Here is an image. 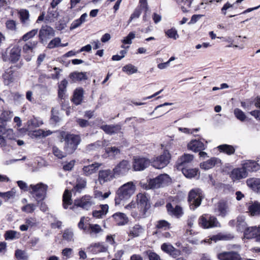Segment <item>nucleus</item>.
<instances>
[{"instance_id": "nucleus-10", "label": "nucleus", "mask_w": 260, "mask_h": 260, "mask_svg": "<svg viewBox=\"0 0 260 260\" xmlns=\"http://www.w3.org/2000/svg\"><path fill=\"white\" fill-rule=\"evenodd\" d=\"M130 162L126 160H122L118 163L113 169V171L116 176L125 175L131 169Z\"/></svg>"}, {"instance_id": "nucleus-61", "label": "nucleus", "mask_w": 260, "mask_h": 260, "mask_svg": "<svg viewBox=\"0 0 260 260\" xmlns=\"http://www.w3.org/2000/svg\"><path fill=\"white\" fill-rule=\"evenodd\" d=\"M15 194V192L12 190L5 192L0 191V197L4 198L6 200H8L11 198L14 197Z\"/></svg>"}, {"instance_id": "nucleus-64", "label": "nucleus", "mask_w": 260, "mask_h": 260, "mask_svg": "<svg viewBox=\"0 0 260 260\" xmlns=\"http://www.w3.org/2000/svg\"><path fill=\"white\" fill-rule=\"evenodd\" d=\"M146 253L149 260H160L159 256L156 253L150 250L147 251Z\"/></svg>"}, {"instance_id": "nucleus-47", "label": "nucleus", "mask_w": 260, "mask_h": 260, "mask_svg": "<svg viewBox=\"0 0 260 260\" xmlns=\"http://www.w3.org/2000/svg\"><path fill=\"white\" fill-rule=\"evenodd\" d=\"M88 230L89 233L91 235H96L103 231L100 225L98 224H90Z\"/></svg>"}, {"instance_id": "nucleus-12", "label": "nucleus", "mask_w": 260, "mask_h": 260, "mask_svg": "<svg viewBox=\"0 0 260 260\" xmlns=\"http://www.w3.org/2000/svg\"><path fill=\"white\" fill-rule=\"evenodd\" d=\"M217 256L219 260H241L238 251H223L219 253Z\"/></svg>"}, {"instance_id": "nucleus-42", "label": "nucleus", "mask_w": 260, "mask_h": 260, "mask_svg": "<svg viewBox=\"0 0 260 260\" xmlns=\"http://www.w3.org/2000/svg\"><path fill=\"white\" fill-rule=\"evenodd\" d=\"M218 148L220 152H224L228 155L234 154L235 151V148L233 146L227 144L219 145Z\"/></svg>"}, {"instance_id": "nucleus-39", "label": "nucleus", "mask_w": 260, "mask_h": 260, "mask_svg": "<svg viewBox=\"0 0 260 260\" xmlns=\"http://www.w3.org/2000/svg\"><path fill=\"white\" fill-rule=\"evenodd\" d=\"M89 248L91 249V251L94 254L101 252H105L107 250L106 247L99 243L91 245Z\"/></svg>"}, {"instance_id": "nucleus-5", "label": "nucleus", "mask_w": 260, "mask_h": 260, "mask_svg": "<svg viewBox=\"0 0 260 260\" xmlns=\"http://www.w3.org/2000/svg\"><path fill=\"white\" fill-rule=\"evenodd\" d=\"M94 204L93 198L89 196H84L80 199L75 200L74 205L71 207L73 211H76L78 207H81L82 209L88 210L92 205Z\"/></svg>"}, {"instance_id": "nucleus-52", "label": "nucleus", "mask_w": 260, "mask_h": 260, "mask_svg": "<svg viewBox=\"0 0 260 260\" xmlns=\"http://www.w3.org/2000/svg\"><path fill=\"white\" fill-rule=\"evenodd\" d=\"M235 117L241 121H244L246 119L245 113L240 109L236 108L234 111Z\"/></svg>"}, {"instance_id": "nucleus-49", "label": "nucleus", "mask_w": 260, "mask_h": 260, "mask_svg": "<svg viewBox=\"0 0 260 260\" xmlns=\"http://www.w3.org/2000/svg\"><path fill=\"white\" fill-rule=\"evenodd\" d=\"M160 182H159L157 177L150 179L148 182V184L147 185L146 188L147 189H154V188H158L160 187Z\"/></svg>"}, {"instance_id": "nucleus-51", "label": "nucleus", "mask_w": 260, "mask_h": 260, "mask_svg": "<svg viewBox=\"0 0 260 260\" xmlns=\"http://www.w3.org/2000/svg\"><path fill=\"white\" fill-rule=\"evenodd\" d=\"M15 255L17 259L21 260H26L28 257L26 252L21 249H17L15 251Z\"/></svg>"}, {"instance_id": "nucleus-26", "label": "nucleus", "mask_w": 260, "mask_h": 260, "mask_svg": "<svg viewBox=\"0 0 260 260\" xmlns=\"http://www.w3.org/2000/svg\"><path fill=\"white\" fill-rule=\"evenodd\" d=\"M69 77L72 81L74 82L85 80L87 79L86 73L85 72H74L71 73Z\"/></svg>"}, {"instance_id": "nucleus-29", "label": "nucleus", "mask_w": 260, "mask_h": 260, "mask_svg": "<svg viewBox=\"0 0 260 260\" xmlns=\"http://www.w3.org/2000/svg\"><path fill=\"white\" fill-rule=\"evenodd\" d=\"M257 232V227L256 226L247 228L244 230V237L248 239H253Z\"/></svg>"}, {"instance_id": "nucleus-59", "label": "nucleus", "mask_w": 260, "mask_h": 260, "mask_svg": "<svg viewBox=\"0 0 260 260\" xmlns=\"http://www.w3.org/2000/svg\"><path fill=\"white\" fill-rule=\"evenodd\" d=\"M36 209V206L33 204H28L22 208V211L30 213L33 212Z\"/></svg>"}, {"instance_id": "nucleus-46", "label": "nucleus", "mask_w": 260, "mask_h": 260, "mask_svg": "<svg viewBox=\"0 0 260 260\" xmlns=\"http://www.w3.org/2000/svg\"><path fill=\"white\" fill-rule=\"evenodd\" d=\"M63 239L68 242L74 241V232L72 229H67L64 230L62 235Z\"/></svg>"}, {"instance_id": "nucleus-50", "label": "nucleus", "mask_w": 260, "mask_h": 260, "mask_svg": "<svg viewBox=\"0 0 260 260\" xmlns=\"http://www.w3.org/2000/svg\"><path fill=\"white\" fill-rule=\"evenodd\" d=\"M61 39L59 37H56L51 40L48 44L47 48L51 49L56 47H60Z\"/></svg>"}, {"instance_id": "nucleus-28", "label": "nucleus", "mask_w": 260, "mask_h": 260, "mask_svg": "<svg viewBox=\"0 0 260 260\" xmlns=\"http://www.w3.org/2000/svg\"><path fill=\"white\" fill-rule=\"evenodd\" d=\"M247 185L254 191L260 190V178H249L246 181Z\"/></svg>"}, {"instance_id": "nucleus-55", "label": "nucleus", "mask_w": 260, "mask_h": 260, "mask_svg": "<svg viewBox=\"0 0 260 260\" xmlns=\"http://www.w3.org/2000/svg\"><path fill=\"white\" fill-rule=\"evenodd\" d=\"M166 35L170 38L176 40L179 37L177 30L174 28H172L165 31Z\"/></svg>"}, {"instance_id": "nucleus-56", "label": "nucleus", "mask_w": 260, "mask_h": 260, "mask_svg": "<svg viewBox=\"0 0 260 260\" xmlns=\"http://www.w3.org/2000/svg\"><path fill=\"white\" fill-rule=\"evenodd\" d=\"M237 229L240 231H242L245 229L246 223L243 217L239 216L237 218Z\"/></svg>"}, {"instance_id": "nucleus-4", "label": "nucleus", "mask_w": 260, "mask_h": 260, "mask_svg": "<svg viewBox=\"0 0 260 260\" xmlns=\"http://www.w3.org/2000/svg\"><path fill=\"white\" fill-rule=\"evenodd\" d=\"M47 188V185L40 183L36 185L31 184L28 189L31 190L30 192L33 194L36 201L39 202L44 199Z\"/></svg>"}, {"instance_id": "nucleus-14", "label": "nucleus", "mask_w": 260, "mask_h": 260, "mask_svg": "<svg viewBox=\"0 0 260 260\" xmlns=\"http://www.w3.org/2000/svg\"><path fill=\"white\" fill-rule=\"evenodd\" d=\"M21 48L20 46L16 45L14 46L9 51V60L12 63L17 62L21 56Z\"/></svg>"}, {"instance_id": "nucleus-22", "label": "nucleus", "mask_w": 260, "mask_h": 260, "mask_svg": "<svg viewBox=\"0 0 260 260\" xmlns=\"http://www.w3.org/2000/svg\"><path fill=\"white\" fill-rule=\"evenodd\" d=\"M83 93L84 91L82 88H77L75 90L72 101L75 105L81 104L83 100Z\"/></svg>"}, {"instance_id": "nucleus-43", "label": "nucleus", "mask_w": 260, "mask_h": 260, "mask_svg": "<svg viewBox=\"0 0 260 260\" xmlns=\"http://www.w3.org/2000/svg\"><path fill=\"white\" fill-rule=\"evenodd\" d=\"M176 2L181 7L183 12L188 11V9L191 7L192 0H175Z\"/></svg>"}, {"instance_id": "nucleus-31", "label": "nucleus", "mask_w": 260, "mask_h": 260, "mask_svg": "<svg viewBox=\"0 0 260 260\" xmlns=\"http://www.w3.org/2000/svg\"><path fill=\"white\" fill-rule=\"evenodd\" d=\"M218 159L215 157H212L208 160L207 161H204L200 164V167L201 169L204 170H209L213 168L215 164L217 163Z\"/></svg>"}, {"instance_id": "nucleus-48", "label": "nucleus", "mask_w": 260, "mask_h": 260, "mask_svg": "<svg viewBox=\"0 0 260 260\" xmlns=\"http://www.w3.org/2000/svg\"><path fill=\"white\" fill-rule=\"evenodd\" d=\"M52 134V132L48 131H45L42 129H39L38 130L35 131L32 133V136L35 137H45L49 135H50Z\"/></svg>"}, {"instance_id": "nucleus-45", "label": "nucleus", "mask_w": 260, "mask_h": 260, "mask_svg": "<svg viewBox=\"0 0 260 260\" xmlns=\"http://www.w3.org/2000/svg\"><path fill=\"white\" fill-rule=\"evenodd\" d=\"M249 212L252 215H257L260 214V204L254 202L249 206Z\"/></svg>"}, {"instance_id": "nucleus-33", "label": "nucleus", "mask_w": 260, "mask_h": 260, "mask_svg": "<svg viewBox=\"0 0 260 260\" xmlns=\"http://www.w3.org/2000/svg\"><path fill=\"white\" fill-rule=\"evenodd\" d=\"M234 238V236L231 234L229 235H218L216 236H213L210 239H205L204 240V242L205 243H210V241H214L216 242L218 240H229L232 239Z\"/></svg>"}, {"instance_id": "nucleus-63", "label": "nucleus", "mask_w": 260, "mask_h": 260, "mask_svg": "<svg viewBox=\"0 0 260 260\" xmlns=\"http://www.w3.org/2000/svg\"><path fill=\"white\" fill-rule=\"evenodd\" d=\"M17 232L14 231H8L5 234L6 240H13L16 238Z\"/></svg>"}, {"instance_id": "nucleus-1", "label": "nucleus", "mask_w": 260, "mask_h": 260, "mask_svg": "<svg viewBox=\"0 0 260 260\" xmlns=\"http://www.w3.org/2000/svg\"><path fill=\"white\" fill-rule=\"evenodd\" d=\"M135 190L136 186L133 182H128L122 185L116 191L115 205H120L122 201L128 200L134 193Z\"/></svg>"}, {"instance_id": "nucleus-9", "label": "nucleus", "mask_w": 260, "mask_h": 260, "mask_svg": "<svg viewBox=\"0 0 260 260\" xmlns=\"http://www.w3.org/2000/svg\"><path fill=\"white\" fill-rule=\"evenodd\" d=\"M55 36L54 29L48 25H44L39 30V38L41 43H44Z\"/></svg>"}, {"instance_id": "nucleus-17", "label": "nucleus", "mask_w": 260, "mask_h": 260, "mask_svg": "<svg viewBox=\"0 0 260 260\" xmlns=\"http://www.w3.org/2000/svg\"><path fill=\"white\" fill-rule=\"evenodd\" d=\"M112 217L118 225H124L127 224L128 221L127 216L124 213L121 212L114 213L112 216Z\"/></svg>"}, {"instance_id": "nucleus-27", "label": "nucleus", "mask_w": 260, "mask_h": 260, "mask_svg": "<svg viewBox=\"0 0 260 260\" xmlns=\"http://www.w3.org/2000/svg\"><path fill=\"white\" fill-rule=\"evenodd\" d=\"M19 18L22 24L27 26L30 22L29 13L27 10H21L19 12Z\"/></svg>"}, {"instance_id": "nucleus-62", "label": "nucleus", "mask_w": 260, "mask_h": 260, "mask_svg": "<svg viewBox=\"0 0 260 260\" xmlns=\"http://www.w3.org/2000/svg\"><path fill=\"white\" fill-rule=\"evenodd\" d=\"M170 223L164 220H159L157 222L156 227L158 229H164L166 230L170 228Z\"/></svg>"}, {"instance_id": "nucleus-3", "label": "nucleus", "mask_w": 260, "mask_h": 260, "mask_svg": "<svg viewBox=\"0 0 260 260\" xmlns=\"http://www.w3.org/2000/svg\"><path fill=\"white\" fill-rule=\"evenodd\" d=\"M203 199L202 191L199 188L191 189L188 193V202L190 208L194 210L198 207L201 203Z\"/></svg>"}, {"instance_id": "nucleus-32", "label": "nucleus", "mask_w": 260, "mask_h": 260, "mask_svg": "<svg viewBox=\"0 0 260 260\" xmlns=\"http://www.w3.org/2000/svg\"><path fill=\"white\" fill-rule=\"evenodd\" d=\"M63 207L67 209L68 207L72 204L71 194L69 190L66 189L63 194Z\"/></svg>"}, {"instance_id": "nucleus-18", "label": "nucleus", "mask_w": 260, "mask_h": 260, "mask_svg": "<svg viewBox=\"0 0 260 260\" xmlns=\"http://www.w3.org/2000/svg\"><path fill=\"white\" fill-rule=\"evenodd\" d=\"M228 212V206L227 204L224 201L219 202L215 209V212L218 216L224 217Z\"/></svg>"}, {"instance_id": "nucleus-21", "label": "nucleus", "mask_w": 260, "mask_h": 260, "mask_svg": "<svg viewBox=\"0 0 260 260\" xmlns=\"http://www.w3.org/2000/svg\"><path fill=\"white\" fill-rule=\"evenodd\" d=\"M145 232L144 229L140 225L136 224L129 230L128 236L133 238L140 236Z\"/></svg>"}, {"instance_id": "nucleus-7", "label": "nucleus", "mask_w": 260, "mask_h": 260, "mask_svg": "<svg viewBox=\"0 0 260 260\" xmlns=\"http://www.w3.org/2000/svg\"><path fill=\"white\" fill-rule=\"evenodd\" d=\"M170 158L171 156L169 151L166 150L162 154L153 159L151 162L152 166L158 169L164 168L169 163Z\"/></svg>"}, {"instance_id": "nucleus-11", "label": "nucleus", "mask_w": 260, "mask_h": 260, "mask_svg": "<svg viewBox=\"0 0 260 260\" xmlns=\"http://www.w3.org/2000/svg\"><path fill=\"white\" fill-rule=\"evenodd\" d=\"M150 161L144 157H135L134 159L133 168L135 171H141L148 167Z\"/></svg>"}, {"instance_id": "nucleus-8", "label": "nucleus", "mask_w": 260, "mask_h": 260, "mask_svg": "<svg viewBox=\"0 0 260 260\" xmlns=\"http://www.w3.org/2000/svg\"><path fill=\"white\" fill-rule=\"evenodd\" d=\"M137 197L138 208L140 209L141 211L142 215L143 217H145L147 211L150 207L148 198L145 194L142 193L138 194Z\"/></svg>"}, {"instance_id": "nucleus-24", "label": "nucleus", "mask_w": 260, "mask_h": 260, "mask_svg": "<svg viewBox=\"0 0 260 260\" xmlns=\"http://www.w3.org/2000/svg\"><path fill=\"white\" fill-rule=\"evenodd\" d=\"M243 167L246 172H255L260 169V165L256 161L253 160H248L246 162Z\"/></svg>"}, {"instance_id": "nucleus-34", "label": "nucleus", "mask_w": 260, "mask_h": 260, "mask_svg": "<svg viewBox=\"0 0 260 260\" xmlns=\"http://www.w3.org/2000/svg\"><path fill=\"white\" fill-rule=\"evenodd\" d=\"M106 141L105 140L103 141H98L94 143L89 144L86 146V151L90 152L98 149L101 147L104 146L106 145Z\"/></svg>"}, {"instance_id": "nucleus-23", "label": "nucleus", "mask_w": 260, "mask_h": 260, "mask_svg": "<svg viewBox=\"0 0 260 260\" xmlns=\"http://www.w3.org/2000/svg\"><path fill=\"white\" fill-rule=\"evenodd\" d=\"M166 207L168 213L170 215L178 217L182 214V208L179 206L177 205L174 208L171 203H168Z\"/></svg>"}, {"instance_id": "nucleus-13", "label": "nucleus", "mask_w": 260, "mask_h": 260, "mask_svg": "<svg viewBox=\"0 0 260 260\" xmlns=\"http://www.w3.org/2000/svg\"><path fill=\"white\" fill-rule=\"evenodd\" d=\"M115 176L114 172L110 169L101 170L99 173V181L101 184H104L113 180Z\"/></svg>"}, {"instance_id": "nucleus-44", "label": "nucleus", "mask_w": 260, "mask_h": 260, "mask_svg": "<svg viewBox=\"0 0 260 260\" xmlns=\"http://www.w3.org/2000/svg\"><path fill=\"white\" fill-rule=\"evenodd\" d=\"M27 123L30 128H35L40 126L43 124V121L40 118L34 117L28 121Z\"/></svg>"}, {"instance_id": "nucleus-54", "label": "nucleus", "mask_w": 260, "mask_h": 260, "mask_svg": "<svg viewBox=\"0 0 260 260\" xmlns=\"http://www.w3.org/2000/svg\"><path fill=\"white\" fill-rule=\"evenodd\" d=\"M122 71L130 75L137 72L138 70L132 64H128L123 67Z\"/></svg>"}, {"instance_id": "nucleus-58", "label": "nucleus", "mask_w": 260, "mask_h": 260, "mask_svg": "<svg viewBox=\"0 0 260 260\" xmlns=\"http://www.w3.org/2000/svg\"><path fill=\"white\" fill-rule=\"evenodd\" d=\"M53 153L55 156L60 159L65 157L67 154V152L66 153L63 152L56 147H53Z\"/></svg>"}, {"instance_id": "nucleus-15", "label": "nucleus", "mask_w": 260, "mask_h": 260, "mask_svg": "<svg viewBox=\"0 0 260 260\" xmlns=\"http://www.w3.org/2000/svg\"><path fill=\"white\" fill-rule=\"evenodd\" d=\"M193 155L190 154H184L181 156L177 161V169L181 170L190 163L193 159Z\"/></svg>"}, {"instance_id": "nucleus-40", "label": "nucleus", "mask_w": 260, "mask_h": 260, "mask_svg": "<svg viewBox=\"0 0 260 260\" xmlns=\"http://www.w3.org/2000/svg\"><path fill=\"white\" fill-rule=\"evenodd\" d=\"M157 177L159 182H160L161 187L168 185L171 182V178L167 174H161Z\"/></svg>"}, {"instance_id": "nucleus-2", "label": "nucleus", "mask_w": 260, "mask_h": 260, "mask_svg": "<svg viewBox=\"0 0 260 260\" xmlns=\"http://www.w3.org/2000/svg\"><path fill=\"white\" fill-rule=\"evenodd\" d=\"M61 139L65 141L64 149L68 154L73 153L77 149L81 139L78 135L69 134L65 132L60 133Z\"/></svg>"}, {"instance_id": "nucleus-38", "label": "nucleus", "mask_w": 260, "mask_h": 260, "mask_svg": "<svg viewBox=\"0 0 260 260\" xmlns=\"http://www.w3.org/2000/svg\"><path fill=\"white\" fill-rule=\"evenodd\" d=\"M106 153L109 157L115 158L120 154V150L116 147H111L106 149Z\"/></svg>"}, {"instance_id": "nucleus-19", "label": "nucleus", "mask_w": 260, "mask_h": 260, "mask_svg": "<svg viewBox=\"0 0 260 260\" xmlns=\"http://www.w3.org/2000/svg\"><path fill=\"white\" fill-rule=\"evenodd\" d=\"M188 148L194 152H199L205 149L204 143L197 140L191 141L187 145Z\"/></svg>"}, {"instance_id": "nucleus-57", "label": "nucleus", "mask_w": 260, "mask_h": 260, "mask_svg": "<svg viewBox=\"0 0 260 260\" xmlns=\"http://www.w3.org/2000/svg\"><path fill=\"white\" fill-rule=\"evenodd\" d=\"M16 22L13 20H8L6 22V27L9 30L15 31L17 30Z\"/></svg>"}, {"instance_id": "nucleus-60", "label": "nucleus", "mask_w": 260, "mask_h": 260, "mask_svg": "<svg viewBox=\"0 0 260 260\" xmlns=\"http://www.w3.org/2000/svg\"><path fill=\"white\" fill-rule=\"evenodd\" d=\"M135 37V34L133 32H131L129 34L124 38L122 41V43L125 44H131L132 43V40Z\"/></svg>"}, {"instance_id": "nucleus-35", "label": "nucleus", "mask_w": 260, "mask_h": 260, "mask_svg": "<svg viewBox=\"0 0 260 260\" xmlns=\"http://www.w3.org/2000/svg\"><path fill=\"white\" fill-rule=\"evenodd\" d=\"M7 120L0 117V136L7 133V136L13 133L12 129H7L6 127Z\"/></svg>"}, {"instance_id": "nucleus-37", "label": "nucleus", "mask_w": 260, "mask_h": 260, "mask_svg": "<svg viewBox=\"0 0 260 260\" xmlns=\"http://www.w3.org/2000/svg\"><path fill=\"white\" fill-rule=\"evenodd\" d=\"M86 181L85 179L78 178L76 186L72 189L73 191L80 192L85 187Z\"/></svg>"}, {"instance_id": "nucleus-36", "label": "nucleus", "mask_w": 260, "mask_h": 260, "mask_svg": "<svg viewBox=\"0 0 260 260\" xmlns=\"http://www.w3.org/2000/svg\"><path fill=\"white\" fill-rule=\"evenodd\" d=\"M181 170L183 175L188 178L194 177L197 175L199 171L197 169L182 168Z\"/></svg>"}, {"instance_id": "nucleus-25", "label": "nucleus", "mask_w": 260, "mask_h": 260, "mask_svg": "<svg viewBox=\"0 0 260 260\" xmlns=\"http://www.w3.org/2000/svg\"><path fill=\"white\" fill-rule=\"evenodd\" d=\"M100 166V165L98 163H95L87 166H84L82 169L84 175L86 176H88L95 173L98 170Z\"/></svg>"}, {"instance_id": "nucleus-30", "label": "nucleus", "mask_w": 260, "mask_h": 260, "mask_svg": "<svg viewBox=\"0 0 260 260\" xmlns=\"http://www.w3.org/2000/svg\"><path fill=\"white\" fill-rule=\"evenodd\" d=\"M38 44L37 41H29L26 43L22 47L23 52L25 53H29V52H33Z\"/></svg>"}, {"instance_id": "nucleus-41", "label": "nucleus", "mask_w": 260, "mask_h": 260, "mask_svg": "<svg viewBox=\"0 0 260 260\" xmlns=\"http://www.w3.org/2000/svg\"><path fill=\"white\" fill-rule=\"evenodd\" d=\"M13 73V71L11 69H8L5 71L3 75L5 84H9L10 83L13 82L14 80Z\"/></svg>"}, {"instance_id": "nucleus-20", "label": "nucleus", "mask_w": 260, "mask_h": 260, "mask_svg": "<svg viewBox=\"0 0 260 260\" xmlns=\"http://www.w3.org/2000/svg\"><path fill=\"white\" fill-rule=\"evenodd\" d=\"M101 128L103 129L106 134L112 135L117 133L121 129V126L119 124L116 125H103L101 126Z\"/></svg>"}, {"instance_id": "nucleus-16", "label": "nucleus", "mask_w": 260, "mask_h": 260, "mask_svg": "<svg viewBox=\"0 0 260 260\" xmlns=\"http://www.w3.org/2000/svg\"><path fill=\"white\" fill-rule=\"evenodd\" d=\"M247 176L248 173L243 167L241 168L234 169L231 173V177L234 181L246 178Z\"/></svg>"}, {"instance_id": "nucleus-6", "label": "nucleus", "mask_w": 260, "mask_h": 260, "mask_svg": "<svg viewBox=\"0 0 260 260\" xmlns=\"http://www.w3.org/2000/svg\"><path fill=\"white\" fill-rule=\"evenodd\" d=\"M199 223L205 229L220 226V223L215 217L208 216L207 214L203 215L200 217L199 219Z\"/></svg>"}, {"instance_id": "nucleus-53", "label": "nucleus", "mask_w": 260, "mask_h": 260, "mask_svg": "<svg viewBox=\"0 0 260 260\" xmlns=\"http://www.w3.org/2000/svg\"><path fill=\"white\" fill-rule=\"evenodd\" d=\"M38 32V29H34L24 34L21 38V40L24 42L27 41L28 40L32 38Z\"/></svg>"}]
</instances>
